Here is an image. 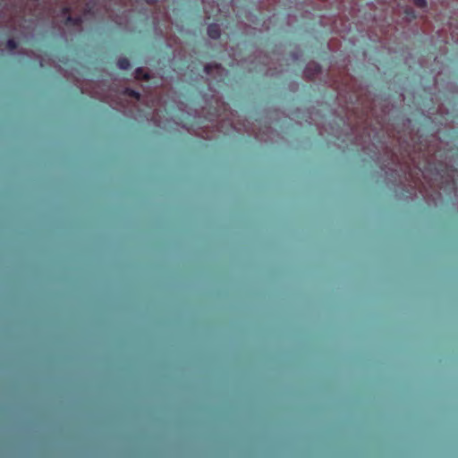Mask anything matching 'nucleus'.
<instances>
[{
    "label": "nucleus",
    "mask_w": 458,
    "mask_h": 458,
    "mask_svg": "<svg viewBox=\"0 0 458 458\" xmlns=\"http://www.w3.org/2000/svg\"><path fill=\"white\" fill-rule=\"evenodd\" d=\"M208 35L212 39L219 38L221 35L220 27L216 23L209 24L208 27Z\"/></svg>",
    "instance_id": "4"
},
{
    "label": "nucleus",
    "mask_w": 458,
    "mask_h": 458,
    "mask_svg": "<svg viewBox=\"0 0 458 458\" xmlns=\"http://www.w3.org/2000/svg\"><path fill=\"white\" fill-rule=\"evenodd\" d=\"M90 9H89V4H87V13H89Z\"/></svg>",
    "instance_id": "15"
},
{
    "label": "nucleus",
    "mask_w": 458,
    "mask_h": 458,
    "mask_svg": "<svg viewBox=\"0 0 458 458\" xmlns=\"http://www.w3.org/2000/svg\"><path fill=\"white\" fill-rule=\"evenodd\" d=\"M204 72L212 81L216 82L222 81L227 75V71L216 63L207 64L204 66Z\"/></svg>",
    "instance_id": "1"
},
{
    "label": "nucleus",
    "mask_w": 458,
    "mask_h": 458,
    "mask_svg": "<svg viewBox=\"0 0 458 458\" xmlns=\"http://www.w3.org/2000/svg\"><path fill=\"white\" fill-rule=\"evenodd\" d=\"M321 72V67L315 62L309 63L304 69V75L309 79H312Z\"/></svg>",
    "instance_id": "3"
},
{
    "label": "nucleus",
    "mask_w": 458,
    "mask_h": 458,
    "mask_svg": "<svg viewBox=\"0 0 458 458\" xmlns=\"http://www.w3.org/2000/svg\"><path fill=\"white\" fill-rule=\"evenodd\" d=\"M409 176H410L411 178L412 177L411 171H409Z\"/></svg>",
    "instance_id": "16"
},
{
    "label": "nucleus",
    "mask_w": 458,
    "mask_h": 458,
    "mask_svg": "<svg viewBox=\"0 0 458 458\" xmlns=\"http://www.w3.org/2000/svg\"><path fill=\"white\" fill-rule=\"evenodd\" d=\"M406 169H409V170H411V166H409V165H408V166H407V167L405 168V171H403V173H404V175H406Z\"/></svg>",
    "instance_id": "14"
},
{
    "label": "nucleus",
    "mask_w": 458,
    "mask_h": 458,
    "mask_svg": "<svg viewBox=\"0 0 458 458\" xmlns=\"http://www.w3.org/2000/svg\"><path fill=\"white\" fill-rule=\"evenodd\" d=\"M215 116H216L217 118L221 116V114L218 113V111H216V113L214 114Z\"/></svg>",
    "instance_id": "13"
},
{
    "label": "nucleus",
    "mask_w": 458,
    "mask_h": 458,
    "mask_svg": "<svg viewBox=\"0 0 458 458\" xmlns=\"http://www.w3.org/2000/svg\"><path fill=\"white\" fill-rule=\"evenodd\" d=\"M69 8L66 7L64 8L62 11L63 15L65 18V25L72 24L73 26L80 27L83 21L86 19L87 13H85L83 15H80L73 18L69 14Z\"/></svg>",
    "instance_id": "2"
},
{
    "label": "nucleus",
    "mask_w": 458,
    "mask_h": 458,
    "mask_svg": "<svg viewBox=\"0 0 458 458\" xmlns=\"http://www.w3.org/2000/svg\"><path fill=\"white\" fill-rule=\"evenodd\" d=\"M123 89L124 95L132 97V98H136L137 100H140V93L133 90L132 88L126 87V88H123Z\"/></svg>",
    "instance_id": "7"
},
{
    "label": "nucleus",
    "mask_w": 458,
    "mask_h": 458,
    "mask_svg": "<svg viewBox=\"0 0 458 458\" xmlns=\"http://www.w3.org/2000/svg\"><path fill=\"white\" fill-rule=\"evenodd\" d=\"M149 109H153L151 113H148V114L151 116V120H153L154 123L157 124V126L163 128L165 127V125H162L161 122L158 120V112L157 109L155 106L154 102H152L151 106H149Z\"/></svg>",
    "instance_id": "5"
},
{
    "label": "nucleus",
    "mask_w": 458,
    "mask_h": 458,
    "mask_svg": "<svg viewBox=\"0 0 458 458\" xmlns=\"http://www.w3.org/2000/svg\"><path fill=\"white\" fill-rule=\"evenodd\" d=\"M135 76L136 78L140 79V78H144V79H148V75L147 73L144 72L143 69L142 68H137L136 71H135Z\"/></svg>",
    "instance_id": "8"
},
{
    "label": "nucleus",
    "mask_w": 458,
    "mask_h": 458,
    "mask_svg": "<svg viewBox=\"0 0 458 458\" xmlns=\"http://www.w3.org/2000/svg\"><path fill=\"white\" fill-rule=\"evenodd\" d=\"M405 155L410 158V160L411 161V163H412L413 165H415V161H414L413 157H411V151H410V150L405 149Z\"/></svg>",
    "instance_id": "12"
},
{
    "label": "nucleus",
    "mask_w": 458,
    "mask_h": 458,
    "mask_svg": "<svg viewBox=\"0 0 458 458\" xmlns=\"http://www.w3.org/2000/svg\"><path fill=\"white\" fill-rule=\"evenodd\" d=\"M6 47L10 51H13L17 47V43L13 38H9L7 40Z\"/></svg>",
    "instance_id": "10"
},
{
    "label": "nucleus",
    "mask_w": 458,
    "mask_h": 458,
    "mask_svg": "<svg viewBox=\"0 0 458 458\" xmlns=\"http://www.w3.org/2000/svg\"><path fill=\"white\" fill-rule=\"evenodd\" d=\"M117 66L121 70H128L131 67L130 61L126 57H120L117 60Z\"/></svg>",
    "instance_id": "6"
},
{
    "label": "nucleus",
    "mask_w": 458,
    "mask_h": 458,
    "mask_svg": "<svg viewBox=\"0 0 458 458\" xmlns=\"http://www.w3.org/2000/svg\"><path fill=\"white\" fill-rule=\"evenodd\" d=\"M413 4L420 9H425L428 5L427 0H413Z\"/></svg>",
    "instance_id": "9"
},
{
    "label": "nucleus",
    "mask_w": 458,
    "mask_h": 458,
    "mask_svg": "<svg viewBox=\"0 0 458 458\" xmlns=\"http://www.w3.org/2000/svg\"><path fill=\"white\" fill-rule=\"evenodd\" d=\"M421 175L426 179V171H427V165H425L422 168L420 166H417Z\"/></svg>",
    "instance_id": "11"
}]
</instances>
